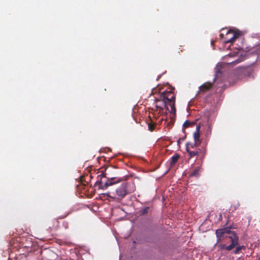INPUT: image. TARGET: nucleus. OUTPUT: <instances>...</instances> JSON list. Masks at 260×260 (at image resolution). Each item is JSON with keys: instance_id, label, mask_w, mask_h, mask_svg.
Here are the masks:
<instances>
[{"instance_id": "4468645a", "label": "nucleus", "mask_w": 260, "mask_h": 260, "mask_svg": "<svg viewBox=\"0 0 260 260\" xmlns=\"http://www.w3.org/2000/svg\"><path fill=\"white\" fill-rule=\"evenodd\" d=\"M155 127L154 124L153 123H149L148 124V128L150 131H152L154 130Z\"/></svg>"}, {"instance_id": "6e6552de", "label": "nucleus", "mask_w": 260, "mask_h": 260, "mask_svg": "<svg viewBox=\"0 0 260 260\" xmlns=\"http://www.w3.org/2000/svg\"><path fill=\"white\" fill-rule=\"evenodd\" d=\"M193 138L194 140V145H197L198 143H201V141L200 140V133L199 132H195L194 133Z\"/></svg>"}, {"instance_id": "aec40b11", "label": "nucleus", "mask_w": 260, "mask_h": 260, "mask_svg": "<svg viewBox=\"0 0 260 260\" xmlns=\"http://www.w3.org/2000/svg\"><path fill=\"white\" fill-rule=\"evenodd\" d=\"M200 144L198 143L197 145H194V143L191 146L192 148H193L194 147L198 146Z\"/></svg>"}, {"instance_id": "a211bd4d", "label": "nucleus", "mask_w": 260, "mask_h": 260, "mask_svg": "<svg viewBox=\"0 0 260 260\" xmlns=\"http://www.w3.org/2000/svg\"><path fill=\"white\" fill-rule=\"evenodd\" d=\"M200 125H198L196 127V132H200Z\"/></svg>"}, {"instance_id": "7ed1b4c3", "label": "nucleus", "mask_w": 260, "mask_h": 260, "mask_svg": "<svg viewBox=\"0 0 260 260\" xmlns=\"http://www.w3.org/2000/svg\"><path fill=\"white\" fill-rule=\"evenodd\" d=\"M243 59L244 57L242 56V54L240 50L236 51L234 55L229 54L225 56V59H226L228 61L226 63L228 64H236L241 62Z\"/></svg>"}, {"instance_id": "39448f33", "label": "nucleus", "mask_w": 260, "mask_h": 260, "mask_svg": "<svg viewBox=\"0 0 260 260\" xmlns=\"http://www.w3.org/2000/svg\"><path fill=\"white\" fill-rule=\"evenodd\" d=\"M239 34L237 32L229 30L226 34V40L224 41L225 43H231L239 36Z\"/></svg>"}, {"instance_id": "423d86ee", "label": "nucleus", "mask_w": 260, "mask_h": 260, "mask_svg": "<svg viewBox=\"0 0 260 260\" xmlns=\"http://www.w3.org/2000/svg\"><path fill=\"white\" fill-rule=\"evenodd\" d=\"M224 64L222 63H218L215 68V77L214 78V80L217 78L219 74L221 73V69L223 68Z\"/></svg>"}, {"instance_id": "f3484780", "label": "nucleus", "mask_w": 260, "mask_h": 260, "mask_svg": "<svg viewBox=\"0 0 260 260\" xmlns=\"http://www.w3.org/2000/svg\"><path fill=\"white\" fill-rule=\"evenodd\" d=\"M148 208H145V209L143 210V214L147 213V212H148Z\"/></svg>"}, {"instance_id": "9d476101", "label": "nucleus", "mask_w": 260, "mask_h": 260, "mask_svg": "<svg viewBox=\"0 0 260 260\" xmlns=\"http://www.w3.org/2000/svg\"><path fill=\"white\" fill-rule=\"evenodd\" d=\"M179 157V156L177 154L173 156L171 159L170 165L173 166L177 161Z\"/></svg>"}, {"instance_id": "f03ea898", "label": "nucleus", "mask_w": 260, "mask_h": 260, "mask_svg": "<svg viewBox=\"0 0 260 260\" xmlns=\"http://www.w3.org/2000/svg\"><path fill=\"white\" fill-rule=\"evenodd\" d=\"M226 234H231L229 238L231 239L232 243L231 245L226 246L225 249L230 251L233 249L238 243V237L235 232H232L229 229L224 228L218 229L216 231V234L218 238L224 236Z\"/></svg>"}, {"instance_id": "f257e3e1", "label": "nucleus", "mask_w": 260, "mask_h": 260, "mask_svg": "<svg viewBox=\"0 0 260 260\" xmlns=\"http://www.w3.org/2000/svg\"><path fill=\"white\" fill-rule=\"evenodd\" d=\"M163 99L162 103L164 105L167 111L172 113H175V96L171 91L164 92L161 95Z\"/></svg>"}, {"instance_id": "2eb2a0df", "label": "nucleus", "mask_w": 260, "mask_h": 260, "mask_svg": "<svg viewBox=\"0 0 260 260\" xmlns=\"http://www.w3.org/2000/svg\"><path fill=\"white\" fill-rule=\"evenodd\" d=\"M190 124H191V123L189 121L186 120L184 123L183 126L185 127H187L189 126Z\"/></svg>"}, {"instance_id": "f8f14e48", "label": "nucleus", "mask_w": 260, "mask_h": 260, "mask_svg": "<svg viewBox=\"0 0 260 260\" xmlns=\"http://www.w3.org/2000/svg\"><path fill=\"white\" fill-rule=\"evenodd\" d=\"M114 183L112 181V180H108L104 185L103 188H106L109 186L112 185Z\"/></svg>"}, {"instance_id": "ddd939ff", "label": "nucleus", "mask_w": 260, "mask_h": 260, "mask_svg": "<svg viewBox=\"0 0 260 260\" xmlns=\"http://www.w3.org/2000/svg\"><path fill=\"white\" fill-rule=\"evenodd\" d=\"M187 151L189 153V156L190 157L194 156L198 154V151H189L188 148H187Z\"/></svg>"}, {"instance_id": "1a4fd4ad", "label": "nucleus", "mask_w": 260, "mask_h": 260, "mask_svg": "<svg viewBox=\"0 0 260 260\" xmlns=\"http://www.w3.org/2000/svg\"><path fill=\"white\" fill-rule=\"evenodd\" d=\"M161 100H159L157 101V104L156 105V107L157 109H160V110H162L164 108H166L164 106V105L162 103V101H164L163 99L162 98H161Z\"/></svg>"}, {"instance_id": "dca6fc26", "label": "nucleus", "mask_w": 260, "mask_h": 260, "mask_svg": "<svg viewBox=\"0 0 260 260\" xmlns=\"http://www.w3.org/2000/svg\"><path fill=\"white\" fill-rule=\"evenodd\" d=\"M241 249V247H237L235 251V253H237Z\"/></svg>"}, {"instance_id": "6ab92c4d", "label": "nucleus", "mask_w": 260, "mask_h": 260, "mask_svg": "<svg viewBox=\"0 0 260 260\" xmlns=\"http://www.w3.org/2000/svg\"><path fill=\"white\" fill-rule=\"evenodd\" d=\"M226 247V246H225V245H220V248H221V249H223V248H225V247Z\"/></svg>"}, {"instance_id": "20e7f679", "label": "nucleus", "mask_w": 260, "mask_h": 260, "mask_svg": "<svg viewBox=\"0 0 260 260\" xmlns=\"http://www.w3.org/2000/svg\"><path fill=\"white\" fill-rule=\"evenodd\" d=\"M127 184L123 183L121 185L116 189V193L120 199L123 198L127 193L129 192L126 189Z\"/></svg>"}, {"instance_id": "0eeeda50", "label": "nucleus", "mask_w": 260, "mask_h": 260, "mask_svg": "<svg viewBox=\"0 0 260 260\" xmlns=\"http://www.w3.org/2000/svg\"><path fill=\"white\" fill-rule=\"evenodd\" d=\"M212 84L211 82H207L200 86V90L203 91H206L208 90L212 86Z\"/></svg>"}, {"instance_id": "9b49d317", "label": "nucleus", "mask_w": 260, "mask_h": 260, "mask_svg": "<svg viewBox=\"0 0 260 260\" xmlns=\"http://www.w3.org/2000/svg\"><path fill=\"white\" fill-rule=\"evenodd\" d=\"M200 168L198 167L194 169L193 172L190 174L192 176L199 177V170Z\"/></svg>"}]
</instances>
